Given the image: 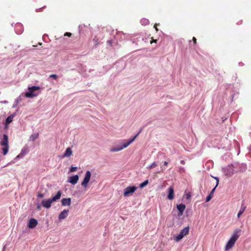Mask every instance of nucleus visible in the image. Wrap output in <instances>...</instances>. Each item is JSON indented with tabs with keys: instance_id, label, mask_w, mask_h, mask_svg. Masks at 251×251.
I'll list each match as a JSON object with an SVG mask.
<instances>
[{
	"instance_id": "obj_7",
	"label": "nucleus",
	"mask_w": 251,
	"mask_h": 251,
	"mask_svg": "<svg viewBox=\"0 0 251 251\" xmlns=\"http://www.w3.org/2000/svg\"><path fill=\"white\" fill-rule=\"evenodd\" d=\"M224 172L226 176H231L234 174V169L232 166L229 165L224 169Z\"/></svg>"
},
{
	"instance_id": "obj_25",
	"label": "nucleus",
	"mask_w": 251,
	"mask_h": 251,
	"mask_svg": "<svg viewBox=\"0 0 251 251\" xmlns=\"http://www.w3.org/2000/svg\"><path fill=\"white\" fill-rule=\"evenodd\" d=\"M77 170V167L72 166L70 169V171L71 172H75Z\"/></svg>"
},
{
	"instance_id": "obj_15",
	"label": "nucleus",
	"mask_w": 251,
	"mask_h": 251,
	"mask_svg": "<svg viewBox=\"0 0 251 251\" xmlns=\"http://www.w3.org/2000/svg\"><path fill=\"white\" fill-rule=\"evenodd\" d=\"M62 205L63 206H70L71 204V198H64L61 201Z\"/></svg>"
},
{
	"instance_id": "obj_13",
	"label": "nucleus",
	"mask_w": 251,
	"mask_h": 251,
	"mask_svg": "<svg viewBox=\"0 0 251 251\" xmlns=\"http://www.w3.org/2000/svg\"><path fill=\"white\" fill-rule=\"evenodd\" d=\"M79 179L78 175H75L70 177L69 182L73 185H75L77 183Z\"/></svg>"
},
{
	"instance_id": "obj_4",
	"label": "nucleus",
	"mask_w": 251,
	"mask_h": 251,
	"mask_svg": "<svg viewBox=\"0 0 251 251\" xmlns=\"http://www.w3.org/2000/svg\"><path fill=\"white\" fill-rule=\"evenodd\" d=\"M40 89L39 86H32L28 88V92L25 93V96L26 98H33L38 95L37 94L34 93V91Z\"/></svg>"
},
{
	"instance_id": "obj_24",
	"label": "nucleus",
	"mask_w": 251,
	"mask_h": 251,
	"mask_svg": "<svg viewBox=\"0 0 251 251\" xmlns=\"http://www.w3.org/2000/svg\"><path fill=\"white\" fill-rule=\"evenodd\" d=\"M157 166V164L154 162H153L150 166H149L148 168L151 169L152 168H155Z\"/></svg>"
},
{
	"instance_id": "obj_1",
	"label": "nucleus",
	"mask_w": 251,
	"mask_h": 251,
	"mask_svg": "<svg viewBox=\"0 0 251 251\" xmlns=\"http://www.w3.org/2000/svg\"><path fill=\"white\" fill-rule=\"evenodd\" d=\"M61 196V192L58 191L56 194L51 199L48 200L44 199L42 201V205L43 206L46 208H49L51 206V204L53 202L56 201L60 199Z\"/></svg>"
},
{
	"instance_id": "obj_14",
	"label": "nucleus",
	"mask_w": 251,
	"mask_h": 251,
	"mask_svg": "<svg viewBox=\"0 0 251 251\" xmlns=\"http://www.w3.org/2000/svg\"><path fill=\"white\" fill-rule=\"evenodd\" d=\"M0 144L1 146H8V138L6 134L3 135V139L1 141Z\"/></svg>"
},
{
	"instance_id": "obj_22",
	"label": "nucleus",
	"mask_w": 251,
	"mask_h": 251,
	"mask_svg": "<svg viewBox=\"0 0 251 251\" xmlns=\"http://www.w3.org/2000/svg\"><path fill=\"white\" fill-rule=\"evenodd\" d=\"M148 183H149V181H148V180H145V181H144L143 183H141V184H140L139 187H140L141 188H144V187H145L146 185H147Z\"/></svg>"
},
{
	"instance_id": "obj_23",
	"label": "nucleus",
	"mask_w": 251,
	"mask_h": 251,
	"mask_svg": "<svg viewBox=\"0 0 251 251\" xmlns=\"http://www.w3.org/2000/svg\"><path fill=\"white\" fill-rule=\"evenodd\" d=\"M8 148H9L8 146H4V147L3 148H2L3 155H5L7 154V153L8 151Z\"/></svg>"
},
{
	"instance_id": "obj_11",
	"label": "nucleus",
	"mask_w": 251,
	"mask_h": 251,
	"mask_svg": "<svg viewBox=\"0 0 251 251\" xmlns=\"http://www.w3.org/2000/svg\"><path fill=\"white\" fill-rule=\"evenodd\" d=\"M167 198L170 200H172L174 199V190L172 186L168 188V195Z\"/></svg>"
},
{
	"instance_id": "obj_8",
	"label": "nucleus",
	"mask_w": 251,
	"mask_h": 251,
	"mask_svg": "<svg viewBox=\"0 0 251 251\" xmlns=\"http://www.w3.org/2000/svg\"><path fill=\"white\" fill-rule=\"evenodd\" d=\"M241 229H238V228L236 229L233 231V234L230 238L233 239L234 240L237 241V239H238V238L241 235Z\"/></svg>"
},
{
	"instance_id": "obj_39",
	"label": "nucleus",
	"mask_w": 251,
	"mask_h": 251,
	"mask_svg": "<svg viewBox=\"0 0 251 251\" xmlns=\"http://www.w3.org/2000/svg\"><path fill=\"white\" fill-rule=\"evenodd\" d=\"M38 208L40 209V206H38Z\"/></svg>"
},
{
	"instance_id": "obj_6",
	"label": "nucleus",
	"mask_w": 251,
	"mask_h": 251,
	"mask_svg": "<svg viewBox=\"0 0 251 251\" xmlns=\"http://www.w3.org/2000/svg\"><path fill=\"white\" fill-rule=\"evenodd\" d=\"M137 187L135 186H128L125 189L124 196L127 197L129 196V194L134 193Z\"/></svg>"
},
{
	"instance_id": "obj_36",
	"label": "nucleus",
	"mask_w": 251,
	"mask_h": 251,
	"mask_svg": "<svg viewBox=\"0 0 251 251\" xmlns=\"http://www.w3.org/2000/svg\"><path fill=\"white\" fill-rule=\"evenodd\" d=\"M154 27L155 28V29L156 31H158V28H157V27L155 26V25H154Z\"/></svg>"
},
{
	"instance_id": "obj_2",
	"label": "nucleus",
	"mask_w": 251,
	"mask_h": 251,
	"mask_svg": "<svg viewBox=\"0 0 251 251\" xmlns=\"http://www.w3.org/2000/svg\"><path fill=\"white\" fill-rule=\"evenodd\" d=\"M138 136V134H136L134 137L132 139H129L126 141L125 143H124L123 146L121 147H117L115 148H112L110 149L111 152H116L122 150L123 149L127 147L132 142L134 141V140L136 138V137Z\"/></svg>"
},
{
	"instance_id": "obj_17",
	"label": "nucleus",
	"mask_w": 251,
	"mask_h": 251,
	"mask_svg": "<svg viewBox=\"0 0 251 251\" xmlns=\"http://www.w3.org/2000/svg\"><path fill=\"white\" fill-rule=\"evenodd\" d=\"M73 151L72 149L70 148H67L65 153H64L62 157H69L71 156L72 154Z\"/></svg>"
},
{
	"instance_id": "obj_18",
	"label": "nucleus",
	"mask_w": 251,
	"mask_h": 251,
	"mask_svg": "<svg viewBox=\"0 0 251 251\" xmlns=\"http://www.w3.org/2000/svg\"><path fill=\"white\" fill-rule=\"evenodd\" d=\"M246 209V206L244 205L243 204H242L240 209L237 214L238 218H240L241 215L244 212Z\"/></svg>"
},
{
	"instance_id": "obj_20",
	"label": "nucleus",
	"mask_w": 251,
	"mask_h": 251,
	"mask_svg": "<svg viewBox=\"0 0 251 251\" xmlns=\"http://www.w3.org/2000/svg\"><path fill=\"white\" fill-rule=\"evenodd\" d=\"M39 137V133H35L33 134H32L30 137V140L31 141H35L36 139H37Z\"/></svg>"
},
{
	"instance_id": "obj_21",
	"label": "nucleus",
	"mask_w": 251,
	"mask_h": 251,
	"mask_svg": "<svg viewBox=\"0 0 251 251\" xmlns=\"http://www.w3.org/2000/svg\"><path fill=\"white\" fill-rule=\"evenodd\" d=\"M13 116L11 115V116H8L6 119V121H5L6 124L8 125L10 123H11L13 121Z\"/></svg>"
},
{
	"instance_id": "obj_34",
	"label": "nucleus",
	"mask_w": 251,
	"mask_h": 251,
	"mask_svg": "<svg viewBox=\"0 0 251 251\" xmlns=\"http://www.w3.org/2000/svg\"><path fill=\"white\" fill-rule=\"evenodd\" d=\"M142 22L145 23V22H148V21L147 20H146V19H144L142 21Z\"/></svg>"
},
{
	"instance_id": "obj_19",
	"label": "nucleus",
	"mask_w": 251,
	"mask_h": 251,
	"mask_svg": "<svg viewBox=\"0 0 251 251\" xmlns=\"http://www.w3.org/2000/svg\"><path fill=\"white\" fill-rule=\"evenodd\" d=\"M216 187H215L211 191L210 194L206 197V202H208L209 201H210V200L212 199V198L213 197V194L215 190V189H216Z\"/></svg>"
},
{
	"instance_id": "obj_5",
	"label": "nucleus",
	"mask_w": 251,
	"mask_h": 251,
	"mask_svg": "<svg viewBox=\"0 0 251 251\" xmlns=\"http://www.w3.org/2000/svg\"><path fill=\"white\" fill-rule=\"evenodd\" d=\"M91 176V172L89 171H87L85 174L84 178L83 181L81 182L82 186L83 187H86L87 186L88 183L90 180Z\"/></svg>"
},
{
	"instance_id": "obj_37",
	"label": "nucleus",
	"mask_w": 251,
	"mask_h": 251,
	"mask_svg": "<svg viewBox=\"0 0 251 251\" xmlns=\"http://www.w3.org/2000/svg\"><path fill=\"white\" fill-rule=\"evenodd\" d=\"M161 168L162 169H161V171L163 172V171L162 167H161Z\"/></svg>"
},
{
	"instance_id": "obj_3",
	"label": "nucleus",
	"mask_w": 251,
	"mask_h": 251,
	"mask_svg": "<svg viewBox=\"0 0 251 251\" xmlns=\"http://www.w3.org/2000/svg\"><path fill=\"white\" fill-rule=\"evenodd\" d=\"M189 226L185 227V228H184L183 229H182L180 231V233H179V234L177 236L175 237L174 240L176 242H179L180 240H181L184 237V236L188 235L189 234Z\"/></svg>"
},
{
	"instance_id": "obj_38",
	"label": "nucleus",
	"mask_w": 251,
	"mask_h": 251,
	"mask_svg": "<svg viewBox=\"0 0 251 251\" xmlns=\"http://www.w3.org/2000/svg\"><path fill=\"white\" fill-rule=\"evenodd\" d=\"M140 132H141V130H140V132L138 133V134H139V133H140ZM137 134H138V133H137Z\"/></svg>"
},
{
	"instance_id": "obj_32",
	"label": "nucleus",
	"mask_w": 251,
	"mask_h": 251,
	"mask_svg": "<svg viewBox=\"0 0 251 251\" xmlns=\"http://www.w3.org/2000/svg\"><path fill=\"white\" fill-rule=\"evenodd\" d=\"M190 197H191V195H190V194H187L186 195V198H187V199H189V198H190Z\"/></svg>"
},
{
	"instance_id": "obj_30",
	"label": "nucleus",
	"mask_w": 251,
	"mask_h": 251,
	"mask_svg": "<svg viewBox=\"0 0 251 251\" xmlns=\"http://www.w3.org/2000/svg\"><path fill=\"white\" fill-rule=\"evenodd\" d=\"M192 40L194 44L196 45L197 44V39L195 37H193Z\"/></svg>"
},
{
	"instance_id": "obj_26",
	"label": "nucleus",
	"mask_w": 251,
	"mask_h": 251,
	"mask_svg": "<svg viewBox=\"0 0 251 251\" xmlns=\"http://www.w3.org/2000/svg\"><path fill=\"white\" fill-rule=\"evenodd\" d=\"M50 78H53L54 79H56L58 77V76L56 75L52 74L50 75Z\"/></svg>"
},
{
	"instance_id": "obj_28",
	"label": "nucleus",
	"mask_w": 251,
	"mask_h": 251,
	"mask_svg": "<svg viewBox=\"0 0 251 251\" xmlns=\"http://www.w3.org/2000/svg\"><path fill=\"white\" fill-rule=\"evenodd\" d=\"M38 198H42L44 197V194L42 193H38L37 195Z\"/></svg>"
},
{
	"instance_id": "obj_12",
	"label": "nucleus",
	"mask_w": 251,
	"mask_h": 251,
	"mask_svg": "<svg viewBox=\"0 0 251 251\" xmlns=\"http://www.w3.org/2000/svg\"><path fill=\"white\" fill-rule=\"evenodd\" d=\"M69 210L64 209L59 215L58 218L60 220L65 219L68 215Z\"/></svg>"
},
{
	"instance_id": "obj_16",
	"label": "nucleus",
	"mask_w": 251,
	"mask_h": 251,
	"mask_svg": "<svg viewBox=\"0 0 251 251\" xmlns=\"http://www.w3.org/2000/svg\"><path fill=\"white\" fill-rule=\"evenodd\" d=\"M185 205L182 203H180L177 205V208L179 211V214L178 215H181L185 209Z\"/></svg>"
},
{
	"instance_id": "obj_33",
	"label": "nucleus",
	"mask_w": 251,
	"mask_h": 251,
	"mask_svg": "<svg viewBox=\"0 0 251 251\" xmlns=\"http://www.w3.org/2000/svg\"><path fill=\"white\" fill-rule=\"evenodd\" d=\"M168 164V162H167V161H165L164 162V165H165V166H167V165Z\"/></svg>"
},
{
	"instance_id": "obj_31",
	"label": "nucleus",
	"mask_w": 251,
	"mask_h": 251,
	"mask_svg": "<svg viewBox=\"0 0 251 251\" xmlns=\"http://www.w3.org/2000/svg\"><path fill=\"white\" fill-rule=\"evenodd\" d=\"M156 42L157 40L153 39L151 41V44H152V43H156Z\"/></svg>"
},
{
	"instance_id": "obj_27",
	"label": "nucleus",
	"mask_w": 251,
	"mask_h": 251,
	"mask_svg": "<svg viewBox=\"0 0 251 251\" xmlns=\"http://www.w3.org/2000/svg\"><path fill=\"white\" fill-rule=\"evenodd\" d=\"M214 178L216 180V185L215 186L216 187H217V186L219 184V179L218 177H214Z\"/></svg>"
},
{
	"instance_id": "obj_9",
	"label": "nucleus",
	"mask_w": 251,
	"mask_h": 251,
	"mask_svg": "<svg viewBox=\"0 0 251 251\" xmlns=\"http://www.w3.org/2000/svg\"><path fill=\"white\" fill-rule=\"evenodd\" d=\"M236 241L233 239L230 238L226 245L225 250L227 251L231 249L234 245Z\"/></svg>"
},
{
	"instance_id": "obj_29",
	"label": "nucleus",
	"mask_w": 251,
	"mask_h": 251,
	"mask_svg": "<svg viewBox=\"0 0 251 251\" xmlns=\"http://www.w3.org/2000/svg\"><path fill=\"white\" fill-rule=\"evenodd\" d=\"M71 35H72V34L70 32H66L64 34V36H69V37H70Z\"/></svg>"
},
{
	"instance_id": "obj_35",
	"label": "nucleus",
	"mask_w": 251,
	"mask_h": 251,
	"mask_svg": "<svg viewBox=\"0 0 251 251\" xmlns=\"http://www.w3.org/2000/svg\"><path fill=\"white\" fill-rule=\"evenodd\" d=\"M180 163L182 164H184L185 163V161L184 160H181L180 161Z\"/></svg>"
},
{
	"instance_id": "obj_10",
	"label": "nucleus",
	"mask_w": 251,
	"mask_h": 251,
	"mask_svg": "<svg viewBox=\"0 0 251 251\" xmlns=\"http://www.w3.org/2000/svg\"><path fill=\"white\" fill-rule=\"evenodd\" d=\"M37 221L34 218H31L28 222V227L30 228H33L37 225Z\"/></svg>"
}]
</instances>
